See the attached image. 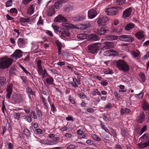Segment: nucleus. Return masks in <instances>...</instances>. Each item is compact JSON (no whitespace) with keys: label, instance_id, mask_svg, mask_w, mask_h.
<instances>
[{"label":"nucleus","instance_id":"f257e3e1","mask_svg":"<svg viewBox=\"0 0 149 149\" xmlns=\"http://www.w3.org/2000/svg\"><path fill=\"white\" fill-rule=\"evenodd\" d=\"M13 59L5 56L0 59V68L2 69L8 68L13 63Z\"/></svg>","mask_w":149,"mask_h":149},{"label":"nucleus","instance_id":"f03ea898","mask_svg":"<svg viewBox=\"0 0 149 149\" xmlns=\"http://www.w3.org/2000/svg\"><path fill=\"white\" fill-rule=\"evenodd\" d=\"M117 68L120 70L123 71L124 72L128 71L129 66L127 62L123 60H119L116 62Z\"/></svg>","mask_w":149,"mask_h":149},{"label":"nucleus","instance_id":"7ed1b4c3","mask_svg":"<svg viewBox=\"0 0 149 149\" xmlns=\"http://www.w3.org/2000/svg\"><path fill=\"white\" fill-rule=\"evenodd\" d=\"M55 22H63L62 25L63 26L71 27L72 24L67 22V21L66 18L63 16L59 15L56 17L54 19Z\"/></svg>","mask_w":149,"mask_h":149},{"label":"nucleus","instance_id":"20e7f679","mask_svg":"<svg viewBox=\"0 0 149 149\" xmlns=\"http://www.w3.org/2000/svg\"><path fill=\"white\" fill-rule=\"evenodd\" d=\"M141 143L139 144V147L141 149L146 148L149 146V139L148 137V134H144L140 138Z\"/></svg>","mask_w":149,"mask_h":149},{"label":"nucleus","instance_id":"39448f33","mask_svg":"<svg viewBox=\"0 0 149 149\" xmlns=\"http://www.w3.org/2000/svg\"><path fill=\"white\" fill-rule=\"evenodd\" d=\"M106 13L110 15H118L119 13L118 8L117 7H114L107 8L105 10Z\"/></svg>","mask_w":149,"mask_h":149},{"label":"nucleus","instance_id":"423d86ee","mask_svg":"<svg viewBox=\"0 0 149 149\" xmlns=\"http://www.w3.org/2000/svg\"><path fill=\"white\" fill-rule=\"evenodd\" d=\"M72 27L73 25L71 28H72ZM65 27V28L61 29L60 31L61 38L63 39H65L66 37H69L70 36V34L69 33L68 28H71V27Z\"/></svg>","mask_w":149,"mask_h":149},{"label":"nucleus","instance_id":"0eeeda50","mask_svg":"<svg viewBox=\"0 0 149 149\" xmlns=\"http://www.w3.org/2000/svg\"><path fill=\"white\" fill-rule=\"evenodd\" d=\"M119 39L122 41L130 42H132L134 40V38L131 36L127 35H122L120 36H119Z\"/></svg>","mask_w":149,"mask_h":149},{"label":"nucleus","instance_id":"6e6552de","mask_svg":"<svg viewBox=\"0 0 149 149\" xmlns=\"http://www.w3.org/2000/svg\"><path fill=\"white\" fill-rule=\"evenodd\" d=\"M13 84L10 83L7 85L6 91L7 93L6 94V97L7 99L10 98L11 95L13 91Z\"/></svg>","mask_w":149,"mask_h":149},{"label":"nucleus","instance_id":"1a4fd4ad","mask_svg":"<svg viewBox=\"0 0 149 149\" xmlns=\"http://www.w3.org/2000/svg\"><path fill=\"white\" fill-rule=\"evenodd\" d=\"M88 52L93 54L96 53L98 47L95 43L88 46Z\"/></svg>","mask_w":149,"mask_h":149},{"label":"nucleus","instance_id":"9d476101","mask_svg":"<svg viewBox=\"0 0 149 149\" xmlns=\"http://www.w3.org/2000/svg\"><path fill=\"white\" fill-rule=\"evenodd\" d=\"M109 20V18L107 16H103L99 18L97 21V23L99 26H104L105 24Z\"/></svg>","mask_w":149,"mask_h":149},{"label":"nucleus","instance_id":"9b49d317","mask_svg":"<svg viewBox=\"0 0 149 149\" xmlns=\"http://www.w3.org/2000/svg\"><path fill=\"white\" fill-rule=\"evenodd\" d=\"M22 56V53L21 50L20 49H16L13 54L11 55L10 57L17 59L21 58Z\"/></svg>","mask_w":149,"mask_h":149},{"label":"nucleus","instance_id":"f8f14e48","mask_svg":"<svg viewBox=\"0 0 149 149\" xmlns=\"http://www.w3.org/2000/svg\"><path fill=\"white\" fill-rule=\"evenodd\" d=\"M27 40L24 38H19L17 40V43L20 48H23L27 44Z\"/></svg>","mask_w":149,"mask_h":149},{"label":"nucleus","instance_id":"ddd939ff","mask_svg":"<svg viewBox=\"0 0 149 149\" xmlns=\"http://www.w3.org/2000/svg\"><path fill=\"white\" fill-rule=\"evenodd\" d=\"M13 100L15 103L18 104L22 102L24 99L21 95L15 94L13 95Z\"/></svg>","mask_w":149,"mask_h":149},{"label":"nucleus","instance_id":"4468645a","mask_svg":"<svg viewBox=\"0 0 149 149\" xmlns=\"http://www.w3.org/2000/svg\"><path fill=\"white\" fill-rule=\"evenodd\" d=\"M132 11V8L131 7H129L125 9L123 13V17L124 18H126L129 17Z\"/></svg>","mask_w":149,"mask_h":149},{"label":"nucleus","instance_id":"2eb2a0df","mask_svg":"<svg viewBox=\"0 0 149 149\" xmlns=\"http://www.w3.org/2000/svg\"><path fill=\"white\" fill-rule=\"evenodd\" d=\"M97 13L96 11L92 8L88 11V16L89 18L92 19L95 18L97 15Z\"/></svg>","mask_w":149,"mask_h":149},{"label":"nucleus","instance_id":"dca6fc26","mask_svg":"<svg viewBox=\"0 0 149 149\" xmlns=\"http://www.w3.org/2000/svg\"><path fill=\"white\" fill-rule=\"evenodd\" d=\"M109 31L108 29L105 27L104 26L100 28L97 29V34L100 35H104V34L108 33Z\"/></svg>","mask_w":149,"mask_h":149},{"label":"nucleus","instance_id":"f3484780","mask_svg":"<svg viewBox=\"0 0 149 149\" xmlns=\"http://www.w3.org/2000/svg\"><path fill=\"white\" fill-rule=\"evenodd\" d=\"M72 81L70 82V84L74 88H77L78 87V84L80 85L81 84L80 80L79 79H77V78L75 77L72 78Z\"/></svg>","mask_w":149,"mask_h":149},{"label":"nucleus","instance_id":"a211bd4d","mask_svg":"<svg viewBox=\"0 0 149 149\" xmlns=\"http://www.w3.org/2000/svg\"><path fill=\"white\" fill-rule=\"evenodd\" d=\"M104 46L102 47L103 50H105L113 48L114 47L113 42H104Z\"/></svg>","mask_w":149,"mask_h":149},{"label":"nucleus","instance_id":"6ab92c4d","mask_svg":"<svg viewBox=\"0 0 149 149\" xmlns=\"http://www.w3.org/2000/svg\"><path fill=\"white\" fill-rule=\"evenodd\" d=\"M47 15L49 16H51L55 13V9L52 6H49L48 9L47 11Z\"/></svg>","mask_w":149,"mask_h":149},{"label":"nucleus","instance_id":"aec40b11","mask_svg":"<svg viewBox=\"0 0 149 149\" xmlns=\"http://www.w3.org/2000/svg\"><path fill=\"white\" fill-rule=\"evenodd\" d=\"M145 115L144 112L141 113L138 117L137 122L140 123H142L145 120Z\"/></svg>","mask_w":149,"mask_h":149},{"label":"nucleus","instance_id":"412c9836","mask_svg":"<svg viewBox=\"0 0 149 149\" xmlns=\"http://www.w3.org/2000/svg\"><path fill=\"white\" fill-rule=\"evenodd\" d=\"M100 37L97 34H92L89 37V39L90 41H95L99 40Z\"/></svg>","mask_w":149,"mask_h":149},{"label":"nucleus","instance_id":"4be33fe9","mask_svg":"<svg viewBox=\"0 0 149 149\" xmlns=\"http://www.w3.org/2000/svg\"><path fill=\"white\" fill-rule=\"evenodd\" d=\"M55 44L58 49V55H60L61 54V47H62L61 43L58 40H56L55 41Z\"/></svg>","mask_w":149,"mask_h":149},{"label":"nucleus","instance_id":"5701e85b","mask_svg":"<svg viewBox=\"0 0 149 149\" xmlns=\"http://www.w3.org/2000/svg\"><path fill=\"white\" fill-rule=\"evenodd\" d=\"M81 25V28L82 29H84L90 28L91 26V24L89 21L85 22Z\"/></svg>","mask_w":149,"mask_h":149},{"label":"nucleus","instance_id":"b1692460","mask_svg":"<svg viewBox=\"0 0 149 149\" xmlns=\"http://www.w3.org/2000/svg\"><path fill=\"white\" fill-rule=\"evenodd\" d=\"M135 24L133 23H129L127 24L125 27V30L127 31H130L134 28Z\"/></svg>","mask_w":149,"mask_h":149},{"label":"nucleus","instance_id":"393cba45","mask_svg":"<svg viewBox=\"0 0 149 149\" xmlns=\"http://www.w3.org/2000/svg\"><path fill=\"white\" fill-rule=\"evenodd\" d=\"M143 32L142 31L138 32L135 34V36L137 39L140 40L144 37Z\"/></svg>","mask_w":149,"mask_h":149},{"label":"nucleus","instance_id":"a878e982","mask_svg":"<svg viewBox=\"0 0 149 149\" xmlns=\"http://www.w3.org/2000/svg\"><path fill=\"white\" fill-rule=\"evenodd\" d=\"M131 112V110L129 109L125 108L124 109L122 108L120 110V113L122 115L125 113H129Z\"/></svg>","mask_w":149,"mask_h":149},{"label":"nucleus","instance_id":"bb28decb","mask_svg":"<svg viewBox=\"0 0 149 149\" xmlns=\"http://www.w3.org/2000/svg\"><path fill=\"white\" fill-rule=\"evenodd\" d=\"M106 38L108 40H113L118 39V36L113 35H109L106 36Z\"/></svg>","mask_w":149,"mask_h":149},{"label":"nucleus","instance_id":"cd10ccee","mask_svg":"<svg viewBox=\"0 0 149 149\" xmlns=\"http://www.w3.org/2000/svg\"><path fill=\"white\" fill-rule=\"evenodd\" d=\"M149 104L146 100H143L142 105L143 109L145 111L148 110L149 109Z\"/></svg>","mask_w":149,"mask_h":149},{"label":"nucleus","instance_id":"c85d7f7f","mask_svg":"<svg viewBox=\"0 0 149 149\" xmlns=\"http://www.w3.org/2000/svg\"><path fill=\"white\" fill-rule=\"evenodd\" d=\"M6 78L2 76H0V87L3 86L6 81Z\"/></svg>","mask_w":149,"mask_h":149},{"label":"nucleus","instance_id":"c756f323","mask_svg":"<svg viewBox=\"0 0 149 149\" xmlns=\"http://www.w3.org/2000/svg\"><path fill=\"white\" fill-rule=\"evenodd\" d=\"M87 35L85 33H81L77 35V38L80 40H84L86 38Z\"/></svg>","mask_w":149,"mask_h":149},{"label":"nucleus","instance_id":"7c9ffc66","mask_svg":"<svg viewBox=\"0 0 149 149\" xmlns=\"http://www.w3.org/2000/svg\"><path fill=\"white\" fill-rule=\"evenodd\" d=\"M30 21V19L29 18H25L24 17H21L19 20V22H20L21 25H24L23 24V23H24L25 22H29Z\"/></svg>","mask_w":149,"mask_h":149},{"label":"nucleus","instance_id":"2f4dec72","mask_svg":"<svg viewBox=\"0 0 149 149\" xmlns=\"http://www.w3.org/2000/svg\"><path fill=\"white\" fill-rule=\"evenodd\" d=\"M24 134L25 136L27 137L30 136L31 133L29 130L27 128H25L24 130Z\"/></svg>","mask_w":149,"mask_h":149},{"label":"nucleus","instance_id":"473e14b6","mask_svg":"<svg viewBox=\"0 0 149 149\" xmlns=\"http://www.w3.org/2000/svg\"><path fill=\"white\" fill-rule=\"evenodd\" d=\"M62 6L61 1H58L55 3L54 7L56 9L60 8Z\"/></svg>","mask_w":149,"mask_h":149},{"label":"nucleus","instance_id":"72a5a7b5","mask_svg":"<svg viewBox=\"0 0 149 149\" xmlns=\"http://www.w3.org/2000/svg\"><path fill=\"white\" fill-rule=\"evenodd\" d=\"M92 94L93 96H95L97 95L100 96H101L100 93L98 91V89L96 88L93 89V91L92 92Z\"/></svg>","mask_w":149,"mask_h":149},{"label":"nucleus","instance_id":"f704fd0d","mask_svg":"<svg viewBox=\"0 0 149 149\" xmlns=\"http://www.w3.org/2000/svg\"><path fill=\"white\" fill-rule=\"evenodd\" d=\"M34 11V9L33 8V5H31L30 7L28 8L27 11V13L30 15H32Z\"/></svg>","mask_w":149,"mask_h":149},{"label":"nucleus","instance_id":"c9c22d12","mask_svg":"<svg viewBox=\"0 0 149 149\" xmlns=\"http://www.w3.org/2000/svg\"><path fill=\"white\" fill-rule=\"evenodd\" d=\"M46 81L48 84H51L53 82L54 79L52 77L50 76L47 78Z\"/></svg>","mask_w":149,"mask_h":149},{"label":"nucleus","instance_id":"e433bc0d","mask_svg":"<svg viewBox=\"0 0 149 149\" xmlns=\"http://www.w3.org/2000/svg\"><path fill=\"white\" fill-rule=\"evenodd\" d=\"M144 95V93L143 92L141 91L139 93L134 95V97L136 98L139 99H142Z\"/></svg>","mask_w":149,"mask_h":149},{"label":"nucleus","instance_id":"4c0bfd02","mask_svg":"<svg viewBox=\"0 0 149 149\" xmlns=\"http://www.w3.org/2000/svg\"><path fill=\"white\" fill-rule=\"evenodd\" d=\"M139 76L142 79V82H145L146 81V77L144 73L142 72H141L139 74Z\"/></svg>","mask_w":149,"mask_h":149},{"label":"nucleus","instance_id":"58836bf2","mask_svg":"<svg viewBox=\"0 0 149 149\" xmlns=\"http://www.w3.org/2000/svg\"><path fill=\"white\" fill-rule=\"evenodd\" d=\"M53 143L52 141L46 139L43 140V144L46 145H53Z\"/></svg>","mask_w":149,"mask_h":149},{"label":"nucleus","instance_id":"ea45409f","mask_svg":"<svg viewBox=\"0 0 149 149\" xmlns=\"http://www.w3.org/2000/svg\"><path fill=\"white\" fill-rule=\"evenodd\" d=\"M100 122L101 123L100 125H101L102 128L104 129V130L107 132L109 133V130L107 127H105V125L104 123L101 121H100Z\"/></svg>","mask_w":149,"mask_h":149},{"label":"nucleus","instance_id":"a19ab883","mask_svg":"<svg viewBox=\"0 0 149 149\" xmlns=\"http://www.w3.org/2000/svg\"><path fill=\"white\" fill-rule=\"evenodd\" d=\"M92 137L94 140L96 141H99L101 140V139L100 138V137L95 134H92Z\"/></svg>","mask_w":149,"mask_h":149},{"label":"nucleus","instance_id":"79ce46f5","mask_svg":"<svg viewBox=\"0 0 149 149\" xmlns=\"http://www.w3.org/2000/svg\"><path fill=\"white\" fill-rule=\"evenodd\" d=\"M72 7L70 5H66L64 8V11H68L71 10L72 9Z\"/></svg>","mask_w":149,"mask_h":149},{"label":"nucleus","instance_id":"37998d69","mask_svg":"<svg viewBox=\"0 0 149 149\" xmlns=\"http://www.w3.org/2000/svg\"><path fill=\"white\" fill-rule=\"evenodd\" d=\"M85 19V17L83 16H80L77 17L74 20L77 21H81L84 20Z\"/></svg>","mask_w":149,"mask_h":149},{"label":"nucleus","instance_id":"c03bdc74","mask_svg":"<svg viewBox=\"0 0 149 149\" xmlns=\"http://www.w3.org/2000/svg\"><path fill=\"white\" fill-rule=\"evenodd\" d=\"M60 139V138L58 137H54L52 140V142L53 145H55L57 143L58 141Z\"/></svg>","mask_w":149,"mask_h":149},{"label":"nucleus","instance_id":"a18cd8bd","mask_svg":"<svg viewBox=\"0 0 149 149\" xmlns=\"http://www.w3.org/2000/svg\"><path fill=\"white\" fill-rule=\"evenodd\" d=\"M125 0H116V3L117 5H122L125 3Z\"/></svg>","mask_w":149,"mask_h":149},{"label":"nucleus","instance_id":"49530a36","mask_svg":"<svg viewBox=\"0 0 149 149\" xmlns=\"http://www.w3.org/2000/svg\"><path fill=\"white\" fill-rule=\"evenodd\" d=\"M13 1L12 0L8 1L6 3V7L11 6L12 5Z\"/></svg>","mask_w":149,"mask_h":149},{"label":"nucleus","instance_id":"de8ad7c7","mask_svg":"<svg viewBox=\"0 0 149 149\" xmlns=\"http://www.w3.org/2000/svg\"><path fill=\"white\" fill-rule=\"evenodd\" d=\"M19 67L23 70L27 75L29 74L31 75L30 73L22 65L20 64Z\"/></svg>","mask_w":149,"mask_h":149},{"label":"nucleus","instance_id":"09e8293b","mask_svg":"<svg viewBox=\"0 0 149 149\" xmlns=\"http://www.w3.org/2000/svg\"><path fill=\"white\" fill-rule=\"evenodd\" d=\"M24 119L26 120L29 123H30L31 122L32 119L30 116H25Z\"/></svg>","mask_w":149,"mask_h":149},{"label":"nucleus","instance_id":"8fccbe9b","mask_svg":"<svg viewBox=\"0 0 149 149\" xmlns=\"http://www.w3.org/2000/svg\"><path fill=\"white\" fill-rule=\"evenodd\" d=\"M20 113H16L15 112L14 113V116L15 118L17 120H19L20 119Z\"/></svg>","mask_w":149,"mask_h":149},{"label":"nucleus","instance_id":"3c124183","mask_svg":"<svg viewBox=\"0 0 149 149\" xmlns=\"http://www.w3.org/2000/svg\"><path fill=\"white\" fill-rule=\"evenodd\" d=\"M27 91L30 95H35V92L34 91H33L31 88H27Z\"/></svg>","mask_w":149,"mask_h":149},{"label":"nucleus","instance_id":"603ef678","mask_svg":"<svg viewBox=\"0 0 149 149\" xmlns=\"http://www.w3.org/2000/svg\"><path fill=\"white\" fill-rule=\"evenodd\" d=\"M111 132L112 133V134L110 133V132L109 133L111 135H112L114 138H116L117 134L116 132L115 131V130H114L112 129L111 131Z\"/></svg>","mask_w":149,"mask_h":149},{"label":"nucleus","instance_id":"864d4df0","mask_svg":"<svg viewBox=\"0 0 149 149\" xmlns=\"http://www.w3.org/2000/svg\"><path fill=\"white\" fill-rule=\"evenodd\" d=\"M78 95L80 98H82L83 99H85L87 98V96L84 93H82V94H78Z\"/></svg>","mask_w":149,"mask_h":149},{"label":"nucleus","instance_id":"5fc2aeb1","mask_svg":"<svg viewBox=\"0 0 149 149\" xmlns=\"http://www.w3.org/2000/svg\"><path fill=\"white\" fill-rule=\"evenodd\" d=\"M52 26L55 31H57L59 30L60 28L55 24H52Z\"/></svg>","mask_w":149,"mask_h":149},{"label":"nucleus","instance_id":"6e6d98bb","mask_svg":"<svg viewBox=\"0 0 149 149\" xmlns=\"http://www.w3.org/2000/svg\"><path fill=\"white\" fill-rule=\"evenodd\" d=\"M31 115L34 119H36L37 118V116L35 111H32Z\"/></svg>","mask_w":149,"mask_h":149},{"label":"nucleus","instance_id":"4d7b16f0","mask_svg":"<svg viewBox=\"0 0 149 149\" xmlns=\"http://www.w3.org/2000/svg\"><path fill=\"white\" fill-rule=\"evenodd\" d=\"M38 74L40 75H42L43 72V69L42 67L38 68L37 70Z\"/></svg>","mask_w":149,"mask_h":149},{"label":"nucleus","instance_id":"13d9d810","mask_svg":"<svg viewBox=\"0 0 149 149\" xmlns=\"http://www.w3.org/2000/svg\"><path fill=\"white\" fill-rule=\"evenodd\" d=\"M86 111L88 113H92L94 112L95 110L92 108H88L86 109Z\"/></svg>","mask_w":149,"mask_h":149},{"label":"nucleus","instance_id":"bf43d9fd","mask_svg":"<svg viewBox=\"0 0 149 149\" xmlns=\"http://www.w3.org/2000/svg\"><path fill=\"white\" fill-rule=\"evenodd\" d=\"M75 147V146L74 145L71 144L67 147L66 149H74Z\"/></svg>","mask_w":149,"mask_h":149},{"label":"nucleus","instance_id":"052dcab7","mask_svg":"<svg viewBox=\"0 0 149 149\" xmlns=\"http://www.w3.org/2000/svg\"><path fill=\"white\" fill-rule=\"evenodd\" d=\"M131 54L135 58L138 57L139 55V54L134 51H132L131 52Z\"/></svg>","mask_w":149,"mask_h":149},{"label":"nucleus","instance_id":"680f3d73","mask_svg":"<svg viewBox=\"0 0 149 149\" xmlns=\"http://www.w3.org/2000/svg\"><path fill=\"white\" fill-rule=\"evenodd\" d=\"M68 100L73 104H74L75 103V102L74 99V98L70 96H69Z\"/></svg>","mask_w":149,"mask_h":149},{"label":"nucleus","instance_id":"e2e57ef3","mask_svg":"<svg viewBox=\"0 0 149 149\" xmlns=\"http://www.w3.org/2000/svg\"><path fill=\"white\" fill-rule=\"evenodd\" d=\"M10 12L11 13H17V10L15 8H11L10 10Z\"/></svg>","mask_w":149,"mask_h":149},{"label":"nucleus","instance_id":"0e129e2a","mask_svg":"<svg viewBox=\"0 0 149 149\" xmlns=\"http://www.w3.org/2000/svg\"><path fill=\"white\" fill-rule=\"evenodd\" d=\"M46 34L49 35L50 37H52L53 36V34L51 31L49 30H47L45 32Z\"/></svg>","mask_w":149,"mask_h":149},{"label":"nucleus","instance_id":"69168bd1","mask_svg":"<svg viewBox=\"0 0 149 149\" xmlns=\"http://www.w3.org/2000/svg\"><path fill=\"white\" fill-rule=\"evenodd\" d=\"M147 130V126H144L142 129L141 130L140 132V134H142Z\"/></svg>","mask_w":149,"mask_h":149},{"label":"nucleus","instance_id":"338daca9","mask_svg":"<svg viewBox=\"0 0 149 149\" xmlns=\"http://www.w3.org/2000/svg\"><path fill=\"white\" fill-rule=\"evenodd\" d=\"M100 84L104 86H106L108 84V83L106 80H102L100 83Z\"/></svg>","mask_w":149,"mask_h":149},{"label":"nucleus","instance_id":"774afa93","mask_svg":"<svg viewBox=\"0 0 149 149\" xmlns=\"http://www.w3.org/2000/svg\"><path fill=\"white\" fill-rule=\"evenodd\" d=\"M35 131L37 134H42V130L40 128H38Z\"/></svg>","mask_w":149,"mask_h":149}]
</instances>
